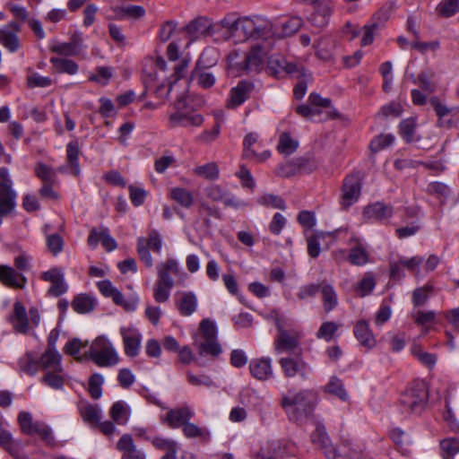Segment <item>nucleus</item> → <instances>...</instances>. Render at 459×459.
I'll return each instance as SVG.
<instances>
[{
	"mask_svg": "<svg viewBox=\"0 0 459 459\" xmlns=\"http://www.w3.org/2000/svg\"><path fill=\"white\" fill-rule=\"evenodd\" d=\"M120 334L123 339L124 351L126 356L134 358L140 352L142 334L134 327H121Z\"/></svg>",
	"mask_w": 459,
	"mask_h": 459,
	"instance_id": "17",
	"label": "nucleus"
},
{
	"mask_svg": "<svg viewBox=\"0 0 459 459\" xmlns=\"http://www.w3.org/2000/svg\"><path fill=\"white\" fill-rule=\"evenodd\" d=\"M78 411L83 421L94 427L100 420V411L97 405L82 401L78 404Z\"/></svg>",
	"mask_w": 459,
	"mask_h": 459,
	"instance_id": "33",
	"label": "nucleus"
},
{
	"mask_svg": "<svg viewBox=\"0 0 459 459\" xmlns=\"http://www.w3.org/2000/svg\"><path fill=\"white\" fill-rule=\"evenodd\" d=\"M17 193L13 188H0V212L5 216L13 212L16 208Z\"/></svg>",
	"mask_w": 459,
	"mask_h": 459,
	"instance_id": "34",
	"label": "nucleus"
},
{
	"mask_svg": "<svg viewBox=\"0 0 459 459\" xmlns=\"http://www.w3.org/2000/svg\"><path fill=\"white\" fill-rule=\"evenodd\" d=\"M194 173L200 178L208 180H216L219 178L220 170L215 162H209L204 165L197 166L194 169Z\"/></svg>",
	"mask_w": 459,
	"mask_h": 459,
	"instance_id": "47",
	"label": "nucleus"
},
{
	"mask_svg": "<svg viewBox=\"0 0 459 459\" xmlns=\"http://www.w3.org/2000/svg\"><path fill=\"white\" fill-rule=\"evenodd\" d=\"M158 278L169 282H174L171 275H185L179 264L174 258H168L165 262L159 263L156 266Z\"/></svg>",
	"mask_w": 459,
	"mask_h": 459,
	"instance_id": "27",
	"label": "nucleus"
},
{
	"mask_svg": "<svg viewBox=\"0 0 459 459\" xmlns=\"http://www.w3.org/2000/svg\"><path fill=\"white\" fill-rule=\"evenodd\" d=\"M162 244L160 234L154 230L149 232L147 238L141 237L137 239L136 251L139 259L147 268H152L154 264V260L151 255V251L154 254L160 255Z\"/></svg>",
	"mask_w": 459,
	"mask_h": 459,
	"instance_id": "8",
	"label": "nucleus"
},
{
	"mask_svg": "<svg viewBox=\"0 0 459 459\" xmlns=\"http://www.w3.org/2000/svg\"><path fill=\"white\" fill-rule=\"evenodd\" d=\"M353 333L361 346L370 350L377 345V340L368 321L364 319L357 321L353 327Z\"/></svg>",
	"mask_w": 459,
	"mask_h": 459,
	"instance_id": "23",
	"label": "nucleus"
},
{
	"mask_svg": "<svg viewBox=\"0 0 459 459\" xmlns=\"http://www.w3.org/2000/svg\"><path fill=\"white\" fill-rule=\"evenodd\" d=\"M302 24L303 21L300 17H290L281 23V35L282 37L290 36L296 33L301 28Z\"/></svg>",
	"mask_w": 459,
	"mask_h": 459,
	"instance_id": "54",
	"label": "nucleus"
},
{
	"mask_svg": "<svg viewBox=\"0 0 459 459\" xmlns=\"http://www.w3.org/2000/svg\"><path fill=\"white\" fill-rule=\"evenodd\" d=\"M300 3L313 7V13L309 16L311 24L317 28H323L328 23L332 14L333 4L331 0H299Z\"/></svg>",
	"mask_w": 459,
	"mask_h": 459,
	"instance_id": "10",
	"label": "nucleus"
},
{
	"mask_svg": "<svg viewBox=\"0 0 459 459\" xmlns=\"http://www.w3.org/2000/svg\"><path fill=\"white\" fill-rule=\"evenodd\" d=\"M169 198L184 208H190L194 204L193 194L184 187H172L169 193Z\"/></svg>",
	"mask_w": 459,
	"mask_h": 459,
	"instance_id": "42",
	"label": "nucleus"
},
{
	"mask_svg": "<svg viewBox=\"0 0 459 459\" xmlns=\"http://www.w3.org/2000/svg\"><path fill=\"white\" fill-rule=\"evenodd\" d=\"M34 172L36 177L41 180L42 184L56 182V170L42 162H39L36 165Z\"/></svg>",
	"mask_w": 459,
	"mask_h": 459,
	"instance_id": "48",
	"label": "nucleus"
},
{
	"mask_svg": "<svg viewBox=\"0 0 459 459\" xmlns=\"http://www.w3.org/2000/svg\"><path fill=\"white\" fill-rule=\"evenodd\" d=\"M46 245L48 250L54 255H58L64 248L65 241L63 238L57 234H47L46 235Z\"/></svg>",
	"mask_w": 459,
	"mask_h": 459,
	"instance_id": "52",
	"label": "nucleus"
},
{
	"mask_svg": "<svg viewBox=\"0 0 459 459\" xmlns=\"http://www.w3.org/2000/svg\"><path fill=\"white\" fill-rule=\"evenodd\" d=\"M184 30L191 40L214 34L213 23L205 17H199L190 22Z\"/></svg>",
	"mask_w": 459,
	"mask_h": 459,
	"instance_id": "19",
	"label": "nucleus"
},
{
	"mask_svg": "<svg viewBox=\"0 0 459 459\" xmlns=\"http://www.w3.org/2000/svg\"><path fill=\"white\" fill-rule=\"evenodd\" d=\"M340 327L341 325L333 321H325L316 331V337L319 340H324L326 342H329L335 338Z\"/></svg>",
	"mask_w": 459,
	"mask_h": 459,
	"instance_id": "43",
	"label": "nucleus"
},
{
	"mask_svg": "<svg viewBox=\"0 0 459 459\" xmlns=\"http://www.w3.org/2000/svg\"><path fill=\"white\" fill-rule=\"evenodd\" d=\"M186 375L187 382L192 385H195V386L204 385L208 388L217 387L216 384L213 382L212 377L208 375L202 374V375L197 376V375H195L191 371H186Z\"/></svg>",
	"mask_w": 459,
	"mask_h": 459,
	"instance_id": "57",
	"label": "nucleus"
},
{
	"mask_svg": "<svg viewBox=\"0 0 459 459\" xmlns=\"http://www.w3.org/2000/svg\"><path fill=\"white\" fill-rule=\"evenodd\" d=\"M325 391L338 397L343 402L347 401L349 398L342 381L337 377H332L330 378L328 384L325 386Z\"/></svg>",
	"mask_w": 459,
	"mask_h": 459,
	"instance_id": "46",
	"label": "nucleus"
},
{
	"mask_svg": "<svg viewBox=\"0 0 459 459\" xmlns=\"http://www.w3.org/2000/svg\"><path fill=\"white\" fill-rule=\"evenodd\" d=\"M266 55L264 47L259 44L253 46L248 53L244 54L246 73L260 71L264 67Z\"/></svg>",
	"mask_w": 459,
	"mask_h": 459,
	"instance_id": "22",
	"label": "nucleus"
},
{
	"mask_svg": "<svg viewBox=\"0 0 459 459\" xmlns=\"http://www.w3.org/2000/svg\"><path fill=\"white\" fill-rule=\"evenodd\" d=\"M182 432L186 438H199L204 442L211 439L210 431L205 427H199L190 420L182 428Z\"/></svg>",
	"mask_w": 459,
	"mask_h": 459,
	"instance_id": "41",
	"label": "nucleus"
},
{
	"mask_svg": "<svg viewBox=\"0 0 459 459\" xmlns=\"http://www.w3.org/2000/svg\"><path fill=\"white\" fill-rule=\"evenodd\" d=\"M71 305L76 313L86 314L94 309L96 299L89 294L82 293L74 298Z\"/></svg>",
	"mask_w": 459,
	"mask_h": 459,
	"instance_id": "38",
	"label": "nucleus"
},
{
	"mask_svg": "<svg viewBox=\"0 0 459 459\" xmlns=\"http://www.w3.org/2000/svg\"><path fill=\"white\" fill-rule=\"evenodd\" d=\"M319 291L322 296L323 307L325 313L335 309L339 304V299L333 286L326 281L320 282Z\"/></svg>",
	"mask_w": 459,
	"mask_h": 459,
	"instance_id": "30",
	"label": "nucleus"
},
{
	"mask_svg": "<svg viewBox=\"0 0 459 459\" xmlns=\"http://www.w3.org/2000/svg\"><path fill=\"white\" fill-rule=\"evenodd\" d=\"M433 291V285L427 283L422 287L416 288L411 296L412 304L415 307H421L428 301L430 293Z\"/></svg>",
	"mask_w": 459,
	"mask_h": 459,
	"instance_id": "50",
	"label": "nucleus"
},
{
	"mask_svg": "<svg viewBox=\"0 0 459 459\" xmlns=\"http://www.w3.org/2000/svg\"><path fill=\"white\" fill-rule=\"evenodd\" d=\"M61 359L62 356L56 350L47 349L41 355L39 365L45 369L51 368L56 372H60L62 371Z\"/></svg>",
	"mask_w": 459,
	"mask_h": 459,
	"instance_id": "36",
	"label": "nucleus"
},
{
	"mask_svg": "<svg viewBox=\"0 0 459 459\" xmlns=\"http://www.w3.org/2000/svg\"><path fill=\"white\" fill-rule=\"evenodd\" d=\"M299 143L297 138L291 135L289 132H282L279 135L277 143V151L284 156H290L295 152L299 148Z\"/></svg>",
	"mask_w": 459,
	"mask_h": 459,
	"instance_id": "35",
	"label": "nucleus"
},
{
	"mask_svg": "<svg viewBox=\"0 0 459 459\" xmlns=\"http://www.w3.org/2000/svg\"><path fill=\"white\" fill-rule=\"evenodd\" d=\"M0 283L11 289L22 290L27 284V278L7 264H0Z\"/></svg>",
	"mask_w": 459,
	"mask_h": 459,
	"instance_id": "18",
	"label": "nucleus"
},
{
	"mask_svg": "<svg viewBox=\"0 0 459 459\" xmlns=\"http://www.w3.org/2000/svg\"><path fill=\"white\" fill-rule=\"evenodd\" d=\"M281 406L290 420L301 423L311 417L316 406V397L310 390L290 392L281 395Z\"/></svg>",
	"mask_w": 459,
	"mask_h": 459,
	"instance_id": "1",
	"label": "nucleus"
},
{
	"mask_svg": "<svg viewBox=\"0 0 459 459\" xmlns=\"http://www.w3.org/2000/svg\"><path fill=\"white\" fill-rule=\"evenodd\" d=\"M429 400V390L422 380H414L402 393L400 405L405 412L420 413L426 407Z\"/></svg>",
	"mask_w": 459,
	"mask_h": 459,
	"instance_id": "3",
	"label": "nucleus"
},
{
	"mask_svg": "<svg viewBox=\"0 0 459 459\" xmlns=\"http://www.w3.org/2000/svg\"><path fill=\"white\" fill-rule=\"evenodd\" d=\"M87 346H88L87 341L83 342L79 338H74L71 341H69L68 342H66V344L64 347V352L65 354L71 355V356L74 357L76 359L80 360L81 358H79L78 355L80 354L81 350Z\"/></svg>",
	"mask_w": 459,
	"mask_h": 459,
	"instance_id": "62",
	"label": "nucleus"
},
{
	"mask_svg": "<svg viewBox=\"0 0 459 459\" xmlns=\"http://www.w3.org/2000/svg\"><path fill=\"white\" fill-rule=\"evenodd\" d=\"M376 285L374 277L367 273L365 276L358 282L356 290L358 291L360 297L367 296L372 292Z\"/></svg>",
	"mask_w": 459,
	"mask_h": 459,
	"instance_id": "64",
	"label": "nucleus"
},
{
	"mask_svg": "<svg viewBox=\"0 0 459 459\" xmlns=\"http://www.w3.org/2000/svg\"><path fill=\"white\" fill-rule=\"evenodd\" d=\"M85 48L81 32L74 33L68 42H56L49 46L52 53L62 56H79Z\"/></svg>",
	"mask_w": 459,
	"mask_h": 459,
	"instance_id": "13",
	"label": "nucleus"
},
{
	"mask_svg": "<svg viewBox=\"0 0 459 459\" xmlns=\"http://www.w3.org/2000/svg\"><path fill=\"white\" fill-rule=\"evenodd\" d=\"M257 203L265 207L285 210L286 205L284 200L275 195L265 194L257 199Z\"/></svg>",
	"mask_w": 459,
	"mask_h": 459,
	"instance_id": "56",
	"label": "nucleus"
},
{
	"mask_svg": "<svg viewBox=\"0 0 459 459\" xmlns=\"http://www.w3.org/2000/svg\"><path fill=\"white\" fill-rule=\"evenodd\" d=\"M198 300L196 295L192 291H184L179 294L176 301V307L183 316H189L196 311Z\"/></svg>",
	"mask_w": 459,
	"mask_h": 459,
	"instance_id": "31",
	"label": "nucleus"
},
{
	"mask_svg": "<svg viewBox=\"0 0 459 459\" xmlns=\"http://www.w3.org/2000/svg\"><path fill=\"white\" fill-rule=\"evenodd\" d=\"M214 25V32L218 30L219 27H222L227 30V31L231 35H238V18H235V14L229 13L227 14L220 22L213 24Z\"/></svg>",
	"mask_w": 459,
	"mask_h": 459,
	"instance_id": "58",
	"label": "nucleus"
},
{
	"mask_svg": "<svg viewBox=\"0 0 459 459\" xmlns=\"http://www.w3.org/2000/svg\"><path fill=\"white\" fill-rule=\"evenodd\" d=\"M295 454L294 446L283 440H269L253 452L254 459H284Z\"/></svg>",
	"mask_w": 459,
	"mask_h": 459,
	"instance_id": "9",
	"label": "nucleus"
},
{
	"mask_svg": "<svg viewBox=\"0 0 459 459\" xmlns=\"http://www.w3.org/2000/svg\"><path fill=\"white\" fill-rule=\"evenodd\" d=\"M311 440L317 445L327 459H359L360 451L349 439L342 440L338 446L331 440L323 427H317L311 435Z\"/></svg>",
	"mask_w": 459,
	"mask_h": 459,
	"instance_id": "2",
	"label": "nucleus"
},
{
	"mask_svg": "<svg viewBox=\"0 0 459 459\" xmlns=\"http://www.w3.org/2000/svg\"><path fill=\"white\" fill-rule=\"evenodd\" d=\"M361 193L360 179L357 175L347 176L342 186L340 205L342 209L347 210L358 202Z\"/></svg>",
	"mask_w": 459,
	"mask_h": 459,
	"instance_id": "12",
	"label": "nucleus"
},
{
	"mask_svg": "<svg viewBox=\"0 0 459 459\" xmlns=\"http://www.w3.org/2000/svg\"><path fill=\"white\" fill-rule=\"evenodd\" d=\"M174 282H169L158 278L153 287V298L157 303H165L169 300L170 290Z\"/></svg>",
	"mask_w": 459,
	"mask_h": 459,
	"instance_id": "44",
	"label": "nucleus"
},
{
	"mask_svg": "<svg viewBox=\"0 0 459 459\" xmlns=\"http://www.w3.org/2000/svg\"><path fill=\"white\" fill-rule=\"evenodd\" d=\"M394 215V207L383 202H376L367 205L363 210V216L368 220L380 222L389 221Z\"/></svg>",
	"mask_w": 459,
	"mask_h": 459,
	"instance_id": "21",
	"label": "nucleus"
},
{
	"mask_svg": "<svg viewBox=\"0 0 459 459\" xmlns=\"http://www.w3.org/2000/svg\"><path fill=\"white\" fill-rule=\"evenodd\" d=\"M443 458L449 459L459 452V441L455 438H446L440 443Z\"/></svg>",
	"mask_w": 459,
	"mask_h": 459,
	"instance_id": "61",
	"label": "nucleus"
},
{
	"mask_svg": "<svg viewBox=\"0 0 459 459\" xmlns=\"http://www.w3.org/2000/svg\"><path fill=\"white\" fill-rule=\"evenodd\" d=\"M394 141V136L391 134L377 135L370 142V149L372 152H377L393 144Z\"/></svg>",
	"mask_w": 459,
	"mask_h": 459,
	"instance_id": "63",
	"label": "nucleus"
},
{
	"mask_svg": "<svg viewBox=\"0 0 459 459\" xmlns=\"http://www.w3.org/2000/svg\"><path fill=\"white\" fill-rule=\"evenodd\" d=\"M199 332L203 341L217 339V327L215 324L208 318L203 319L200 322Z\"/></svg>",
	"mask_w": 459,
	"mask_h": 459,
	"instance_id": "55",
	"label": "nucleus"
},
{
	"mask_svg": "<svg viewBox=\"0 0 459 459\" xmlns=\"http://www.w3.org/2000/svg\"><path fill=\"white\" fill-rule=\"evenodd\" d=\"M250 374L257 380L264 381L273 377L272 359L270 358L254 359L249 363Z\"/></svg>",
	"mask_w": 459,
	"mask_h": 459,
	"instance_id": "26",
	"label": "nucleus"
},
{
	"mask_svg": "<svg viewBox=\"0 0 459 459\" xmlns=\"http://www.w3.org/2000/svg\"><path fill=\"white\" fill-rule=\"evenodd\" d=\"M18 31V26L15 30H11L7 26L0 28V45L11 53L17 52L21 48Z\"/></svg>",
	"mask_w": 459,
	"mask_h": 459,
	"instance_id": "32",
	"label": "nucleus"
},
{
	"mask_svg": "<svg viewBox=\"0 0 459 459\" xmlns=\"http://www.w3.org/2000/svg\"><path fill=\"white\" fill-rule=\"evenodd\" d=\"M54 70L58 74L74 75L77 74L79 65L74 60L65 57L51 56L49 59Z\"/></svg>",
	"mask_w": 459,
	"mask_h": 459,
	"instance_id": "37",
	"label": "nucleus"
},
{
	"mask_svg": "<svg viewBox=\"0 0 459 459\" xmlns=\"http://www.w3.org/2000/svg\"><path fill=\"white\" fill-rule=\"evenodd\" d=\"M299 345V336L296 333L289 331L277 334L274 339V349L277 353L290 352Z\"/></svg>",
	"mask_w": 459,
	"mask_h": 459,
	"instance_id": "29",
	"label": "nucleus"
},
{
	"mask_svg": "<svg viewBox=\"0 0 459 459\" xmlns=\"http://www.w3.org/2000/svg\"><path fill=\"white\" fill-rule=\"evenodd\" d=\"M228 71L232 76H239L246 73L244 54L232 51L227 57Z\"/></svg>",
	"mask_w": 459,
	"mask_h": 459,
	"instance_id": "40",
	"label": "nucleus"
},
{
	"mask_svg": "<svg viewBox=\"0 0 459 459\" xmlns=\"http://www.w3.org/2000/svg\"><path fill=\"white\" fill-rule=\"evenodd\" d=\"M175 110L169 113L168 126L169 128L179 126H201L204 117L190 108L184 99H179L174 107Z\"/></svg>",
	"mask_w": 459,
	"mask_h": 459,
	"instance_id": "6",
	"label": "nucleus"
},
{
	"mask_svg": "<svg viewBox=\"0 0 459 459\" xmlns=\"http://www.w3.org/2000/svg\"><path fill=\"white\" fill-rule=\"evenodd\" d=\"M279 364L284 376L288 378L299 376L301 379L306 380L311 373L310 366L301 356L281 358Z\"/></svg>",
	"mask_w": 459,
	"mask_h": 459,
	"instance_id": "11",
	"label": "nucleus"
},
{
	"mask_svg": "<svg viewBox=\"0 0 459 459\" xmlns=\"http://www.w3.org/2000/svg\"><path fill=\"white\" fill-rule=\"evenodd\" d=\"M286 59L280 55H273L268 58L267 66L270 73L275 77H280L284 74Z\"/></svg>",
	"mask_w": 459,
	"mask_h": 459,
	"instance_id": "51",
	"label": "nucleus"
},
{
	"mask_svg": "<svg viewBox=\"0 0 459 459\" xmlns=\"http://www.w3.org/2000/svg\"><path fill=\"white\" fill-rule=\"evenodd\" d=\"M194 416L195 411L192 407L186 404L169 410L161 421L170 429H178L183 428Z\"/></svg>",
	"mask_w": 459,
	"mask_h": 459,
	"instance_id": "15",
	"label": "nucleus"
},
{
	"mask_svg": "<svg viewBox=\"0 0 459 459\" xmlns=\"http://www.w3.org/2000/svg\"><path fill=\"white\" fill-rule=\"evenodd\" d=\"M104 382L103 377L95 373L91 376L88 382V391L93 399H99L102 394L101 385Z\"/></svg>",
	"mask_w": 459,
	"mask_h": 459,
	"instance_id": "59",
	"label": "nucleus"
},
{
	"mask_svg": "<svg viewBox=\"0 0 459 459\" xmlns=\"http://www.w3.org/2000/svg\"><path fill=\"white\" fill-rule=\"evenodd\" d=\"M350 243H354V247L349 251L347 260L355 266H363L369 262V253L367 247L357 237H351Z\"/></svg>",
	"mask_w": 459,
	"mask_h": 459,
	"instance_id": "25",
	"label": "nucleus"
},
{
	"mask_svg": "<svg viewBox=\"0 0 459 459\" xmlns=\"http://www.w3.org/2000/svg\"><path fill=\"white\" fill-rule=\"evenodd\" d=\"M112 420L119 425H124L129 418V411L123 402H116L109 411Z\"/></svg>",
	"mask_w": 459,
	"mask_h": 459,
	"instance_id": "49",
	"label": "nucleus"
},
{
	"mask_svg": "<svg viewBox=\"0 0 459 459\" xmlns=\"http://www.w3.org/2000/svg\"><path fill=\"white\" fill-rule=\"evenodd\" d=\"M254 90V84L247 81H239L231 88L227 100L226 107L234 109L241 106L249 97Z\"/></svg>",
	"mask_w": 459,
	"mask_h": 459,
	"instance_id": "16",
	"label": "nucleus"
},
{
	"mask_svg": "<svg viewBox=\"0 0 459 459\" xmlns=\"http://www.w3.org/2000/svg\"><path fill=\"white\" fill-rule=\"evenodd\" d=\"M117 449L122 453L121 459H146L144 452L137 448L129 434H124L119 438Z\"/></svg>",
	"mask_w": 459,
	"mask_h": 459,
	"instance_id": "24",
	"label": "nucleus"
},
{
	"mask_svg": "<svg viewBox=\"0 0 459 459\" xmlns=\"http://www.w3.org/2000/svg\"><path fill=\"white\" fill-rule=\"evenodd\" d=\"M411 352L421 364L429 368H433L435 367L437 363V355L423 351L420 344H413L411 348Z\"/></svg>",
	"mask_w": 459,
	"mask_h": 459,
	"instance_id": "45",
	"label": "nucleus"
},
{
	"mask_svg": "<svg viewBox=\"0 0 459 459\" xmlns=\"http://www.w3.org/2000/svg\"><path fill=\"white\" fill-rule=\"evenodd\" d=\"M8 321L13 330L18 333H28L31 327H37L40 322V314L37 307H32L27 312L24 305L16 300L13 303L12 313L8 316Z\"/></svg>",
	"mask_w": 459,
	"mask_h": 459,
	"instance_id": "5",
	"label": "nucleus"
},
{
	"mask_svg": "<svg viewBox=\"0 0 459 459\" xmlns=\"http://www.w3.org/2000/svg\"><path fill=\"white\" fill-rule=\"evenodd\" d=\"M40 278L41 280L51 283V286L48 289L49 295L59 297L66 292L67 285L65 282L64 274L57 267L43 272Z\"/></svg>",
	"mask_w": 459,
	"mask_h": 459,
	"instance_id": "20",
	"label": "nucleus"
},
{
	"mask_svg": "<svg viewBox=\"0 0 459 459\" xmlns=\"http://www.w3.org/2000/svg\"><path fill=\"white\" fill-rule=\"evenodd\" d=\"M417 121L415 117H409L401 121L399 125V133L406 143L419 141L420 137L416 135Z\"/></svg>",
	"mask_w": 459,
	"mask_h": 459,
	"instance_id": "39",
	"label": "nucleus"
},
{
	"mask_svg": "<svg viewBox=\"0 0 459 459\" xmlns=\"http://www.w3.org/2000/svg\"><path fill=\"white\" fill-rule=\"evenodd\" d=\"M79 154L80 149L79 144L76 141L70 142L66 145V166H62L57 169V171L64 173L66 171V168L70 169V173L73 176H79L80 174V164H79Z\"/></svg>",
	"mask_w": 459,
	"mask_h": 459,
	"instance_id": "28",
	"label": "nucleus"
},
{
	"mask_svg": "<svg viewBox=\"0 0 459 459\" xmlns=\"http://www.w3.org/2000/svg\"><path fill=\"white\" fill-rule=\"evenodd\" d=\"M222 352V349L218 342V340L202 341L199 343V354L209 355L212 358H217Z\"/></svg>",
	"mask_w": 459,
	"mask_h": 459,
	"instance_id": "53",
	"label": "nucleus"
},
{
	"mask_svg": "<svg viewBox=\"0 0 459 459\" xmlns=\"http://www.w3.org/2000/svg\"><path fill=\"white\" fill-rule=\"evenodd\" d=\"M261 148L262 143L258 141V134L255 133H249L245 136L243 141L242 156L256 162H264L271 157V152L269 150H264L263 152H258Z\"/></svg>",
	"mask_w": 459,
	"mask_h": 459,
	"instance_id": "14",
	"label": "nucleus"
},
{
	"mask_svg": "<svg viewBox=\"0 0 459 459\" xmlns=\"http://www.w3.org/2000/svg\"><path fill=\"white\" fill-rule=\"evenodd\" d=\"M459 10V0H442L437 7V13L444 17H451Z\"/></svg>",
	"mask_w": 459,
	"mask_h": 459,
	"instance_id": "60",
	"label": "nucleus"
},
{
	"mask_svg": "<svg viewBox=\"0 0 459 459\" xmlns=\"http://www.w3.org/2000/svg\"><path fill=\"white\" fill-rule=\"evenodd\" d=\"M242 33L243 39L267 38L273 33L272 23L260 16L254 18H238V35Z\"/></svg>",
	"mask_w": 459,
	"mask_h": 459,
	"instance_id": "7",
	"label": "nucleus"
},
{
	"mask_svg": "<svg viewBox=\"0 0 459 459\" xmlns=\"http://www.w3.org/2000/svg\"><path fill=\"white\" fill-rule=\"evenodd\" d=\"M84 358L90 359L100 368L112 367L119 361L117 351L109 340L104 336H99L91 342Z\"/></svg>",
	"mask_w": 459,
	"mask_h": 459,
	"instance_id": "4",
	"label": "nucleus"
}]
</instances>
